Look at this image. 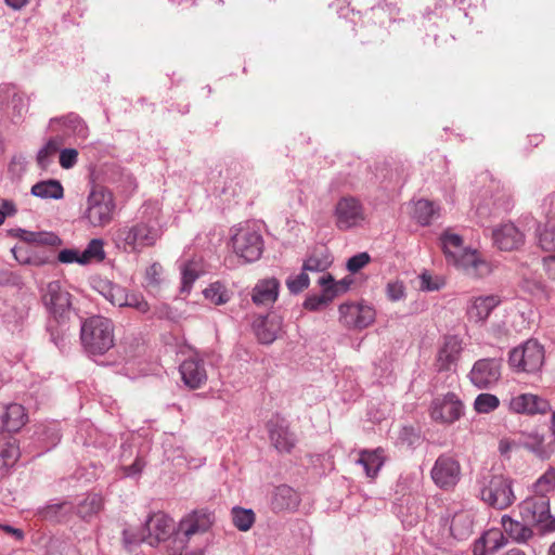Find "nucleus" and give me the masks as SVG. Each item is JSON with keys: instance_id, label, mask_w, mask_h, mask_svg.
<instances>
[{"instance_id": "f257e3e1", "label": "nucleus", "mask_w": 555, "mask_h": 555, "mask_svg": "<svg viewBox=\"0 0 555 555\" xmlns=\"http://www.w3.org/2000/svg\"><path fill=\"white\" fill-rule=\"evenodd\" d=\"M80 339L87 352L104 354L114 346L115 336L112 320L101 315L86 319L81 324Z\"/></svg>"}, {"instance_id": "f03ea898", "label": "nucleus", "mask_w": 555, "mask_h": 555, "mask_svg": "<svg viewBox=\"0 0 555 555\" xmlns=\"http://www.w3.org/2000/svg\"><path fill=\"white\" fill-rule=\"evenodd\" d=\"M479 496L491 507L504 509L515 501L512 480L503 475L487 473L478 480Z\"/></svg>"}, {"instance_id": "7ed1b4c3", "label": "nucleus", "mask_w": 555, "mask_h": 555, "mask_svg": "<svg viewBox=\"0 0 555 555\" xmlns=\"http://www.w3.org/2000/svg\"><path fill=\"white\" fill-rule=\"evenodd\" d=\"M163 230L156 220L140 221L118 231V238L127 251L137 253L153 247L162 237Z\"/></svg>"}, {"instance_id": "20e7f679", "label": "nucleus", "mask_w": 555, "mask_h": 555, "mask_svg": "<svg viewBox=\"0 0 555 555\" xmlns=\"http://www.w3.org/2000/svg\"><path fill=\"white\" fill-rule=\"evenodd\" d=\"M508 362L517 372H538L544 363V349L537 340L529 339L509 352Z\"/></svg>"}, {"instance_id": "39448f33", "label": "nucleus", "mask_w": 555, "mask_h": 555, "mask_svg": "<svg viewBox=\"0 0 555 555\" xmlns=\"http://www.w3.org/2000/svg\"><path fill=\"white\" fill-rule=\"evenodd\" d=\"M234 253L246 262L260 258L263 250V241L260 233L251 225L238 228L232 237Z\"/></svg>"}, {"instance_id": "423d86ee", "label": "nucleus", "mask_w": 555, "mask_h": 555, "mask_svg": "<svg viewBox=\"0 0 555 555\" xmlns=\"http://www.w3.org/2000/svg\"><path fill=\"white\" fill-rule=\"evenodd\" d=\"M114 211L113 195L103 188H94L88 196L87 218L94 227L111 222Z\"/></svg>"}, {"instance_id": "0eeeda50", "label": "nucleus", "mask_w": 555, "mask_h": 555, "mask_svg": "<svg viewBox=\"0 0 555 555\" xmlns=\"http://www.w3.org/2000/svg\"><path fill=\"white\" fill-rule=\"evenodd\" d=\"M96 288L112 305L117 307H130L140 313H146L150 306L140 294H129L126 288L109 281H100Z\"/></svg>"}, {"instance_id": "6e6552de", "label": "nucleus", "mask_w": 555, "mask_h": 555, "mask_svg": "<svg viewBox=\"0 0 555 555\" xmlns=\"http://www.w3.org/2000/svg\"><path fill=\"white\" fill-rule=\"evenodd\" d=\"M460 462L448 454H442L436 460L430 475L437 487L442 490H452L461 480Z\"/></svg>"}, {"instance_id": "1a4fd4ad", "label": "nucleus", "mask_w": 555, "mask_h": 555, "mask_svg": "<svg viewBox=\"0 0 555 555\" xmlns=\"http://www.w3.org/2000/svg\"><path fill=\"white\" fill-rule=\"evenodd\" d=\"M335 217L339 230H349L362 224L366 219V214L360 199L353 196H344L335 206Z\"/></svg>"}, {"instance_id": "9d476101", "label": "nucleus", "mask_w": 555, "mask_h": 555, "mask_svg": "<svg viewBox=\"0 0 555 555\" xmlns=\"http://www.w3.org/2000/svg\"><path fill=\"white\" fill-rule=\"evenodd\" d=\"M463 413V402L453 392L435 398L430 404V417L439 424H453Z\"/></svg>"}, {"instance_id": "9b49d317", "label": "nucleus", "mask_w": 555, "mask_h": 555, "mask_svg": "<svg viewBox=\"0 0 555 555\" xmlns=\"http://www.w3.org/2000/svg\"><path fill=\"white\" fill-rule=\"evenodd\" d=\"M464 351V343L456 335H447L439 346L435 359L438 372H455Z\"/></svg>"}, {"instance_id": "f8f14e48", "label": "nucleus", "mask_w": 555, "mask_h": 555, "mask_svg": "<svg viewBox=\"0 0 555 555\" xmlns=\"http://www.w3.org/2000/svg\"><path fill=\"white\" fill-rule=\"evenodd\" d=\"M42 301L55 319H64L70 311L72 295L59 281H53L47 285Z\"/></svg>"}, {"instance_id": "ddd939ff", "label": "nucleus", "mask_w": 555, "mask_h": 555, "mask_svg": "<svg viewBox=\"0 0 555 555\" xmlns=\"http://www.w3.org/2000/svg\"><path fill=\"white\" fill-rule=\"evenodd\" d=\"M375 320L373 308L362 304H343L339 306V321L348 328H365Z\"/></svg>"}, {"instance_id": "4468645a", "label": "nucleus", "mask_w": 555, "mask_h": 555, "mask_svg": "<svg viewBox=\"0 0 555 555\" xmlns=\"http://www.w3.org/2000/svg\"><path fill=\"white\" fill-rule=\"evenodd\" d=\"M468 377L480 389L496 384L501 377V362L496 359H480L475 362Z\"/></svg>"}, {"instance_id": "2eb2a0df", "label": "nucleus", "mask_w": 555, "mask_h": 555, "mask_svg": "<svg viewBox=\"0 0 555 555\" xmlns=\"http://www.w3.org/2000/svg\"><path fill=\"white\" fill-rule=\"evenodd\" d=\"M215 522V515L206 508L186 514L178 525V532L186 539L207 532Z\"/></svg>"}, {"instance_id": "dca6fc26", "label": "nucleus", "mask_w": 555, "mask_h": 555, "mask_svg": "<svg viewBox=\"0 0 555 555\" xmlns=\"http://www.w3.org/2000/svg\"><path fill=\"white\" fill-rule=\"evenodd\" d=\"M267 429L271 443L279 452L289 453L294 449L296 437L285 418L280 415L272 416L267 423Z\"/></svg>"}, {"instance_id": "f3484780", "label": "nucleus", "mask_w": 555, "mask_h": 555, "mask_svg": "<svg viewBox=\"0 0 555 555\" xmlns=\"http://www.w3.org/2000/svg\"><path fill=\"white\" fill-rule=\"evenodd\" d=\"M522 520L528 525L544 524L551 518L550 499L546 495H532L519 505Z\"/></svg>"}, {"instance_id": "a211bd4d", "label": "nucleus", "mask_w": 555, "mask_h": 555, "mask_svg": "<svg viewBox=\"0 0 555 555\" xmlns=\"http://www.w3.org/2000/svg\"><path fill=\"white\" fill-rule=\"evenodd\" d=\"M451 263L472 279L485 278L492 271L491 264L477 250L472 249L463 251Z\"/></svg>"}, {"instance_id": "6ab92c4d", "label": "nucleus", "mask_w": 555, "mask_h": 555, "mask_svg": "<svg viewBox=\"0 0 555 555\" xmlns=\"http://www.w3.org/2000/svg\"><path fill=\"white\" fill-rule=\"evenodd\" d=\"M146 543L154 546L167 540L175 531L172 519L164 513H155L145 521Z\"/></svg>"}, {"instance_id": "aec40b11", "label": "nucleus", "mask_w": 555, "mask_h": 555, "mask_svg": "<svg viewBox=\"0 0 555 555\" xmlns=\"http://www.w3.org/2000/svg\"><path fill=\"white\" fill-rule=\"evenodd\" d=\"M509 409L518 414H546L551 411V404L538 395L521 393L511 399Z\"/></svg>"}, {"instance_id": "412c9836", "label": "nucleus", "mask_w": 555, "mask_h": 555, "mask_svg": "<svg viewBox=\"0 0 555 555\" xmlns=\"http://www.w3.org/2000/svg\"><path fill=\"white\" fill-rule=\"evenodd\" d=\"M501 302L496 294L472 297L466 309L467 318L475 323H483Z\"/></svg>"}, {"instance_id": "4be33fe9", "label": "nucleus", "mask_w": 555, "mask_h": 555, "mask_svg": "<svg viewBox=\"0 0 555 555\" xmlns=\"http://www.w3.org/2000/svg\"><path fill=\"white\" fill-rule=\"evenodd\" d=\"M183 383L191 389H198L207 382V371L203 360L191 357L180 364Z\"/></svg>"}, {"instance_id": "5701e85b", "label": "nucleus", "mask_w": 555, "mask_h": 555, "mask_svg": "<svg viewBox=\"0 0 555 555\" xmlns=\"http://www.w3.org/2000/svg\"><path fill=\"white\" fill-rule=\"evenodd\" d=\"M28 421L25 408L17 403L0 405V433H17Z\"/></svg>"}, {"instance_id": "b1692460", "label": "nucleus", "mask_w": 555, "mask_h": 555, "mask_svg": "<svg viewBox=\"0 0 555 555\" xmlns=\"http://www.w3.org/2000/svg\"><path fill=\"white\" fill-rule=\"evenodd\" d=\"M493 241L501 250L511 251L519 248L525 241L520 232L513 223H504L493 231Z\"/></svg>"}, {"instance_id": "393cba45", "label": "nucleus", "mask_w": 555, "mask_h": 555, "mask_svg": "<svg viewBox=\"0 0 555 555\" xmlns=\"http://www.w3.org/2000/svg\"><path fill=\"white\" fill-rule=\"evenodd\" d=\"M280 283L275 278H268L257 282L251 292L253 302L257 306L273 305L279 296Z\"/></svg>"}, {"instance_id": "a878e982", "label": "nucleus", "mask_w": 555, "mask_h": 555, "mask_svg": "<svg viewBox=\"0 0 555 555\" xmlns=\"http://www.w3.org/2000/svg\"><path fill=\"white\" fill-rule=\"evenodd\" d=\"M300 504V495L291 487L282 485L275 488L271 507L274 512H294Z\"/></svg>"}, {"instance_id": "bb28decb", "label": "nucleus", "mask_w": 555, "mask_h": 555, "mask_svg": "<svg viewBox=\"0 0 555 555\" xmlns=\"http://www.w3.org/2000/svg\"><path fill=\"white\" fill-rule=\"evenodd\" d=\"M15 236L25 243L36 246H59L61 244L60 237L52 232H31L23 229L15 231Z\"/></svg>"}, {"instance_id": "cd10ccee", "label": "nucleus", "mask_w": 555, "mask_h": 555, "mask_svg": "<svg viewBox=\"0 0 555 555\" xmlns=\"http://www.w3.org/2000/svg\"><path fill=\"white\" fill-rule=\"evenodd\" d=\"M383 449L373 451L362 450L359 453L358 463L364 467L367 477L374 479L384 464Z\"/></svg>"}, {"instance_id": "c85d7f7f", "label": "nucleus", "mask_w": 555, "mask_h": 555, "mask_svg": "<svg viewBox=\"0 0 555 555\" xmlns=\"http://www.w3.org/2000/svg\"><path fill=\"white\" fill-rule=\"evenodd\" d=\"M451 534L457 540H464L473 533V519L468 512L455 513L450 525Z\"/></svg>"}, {"instance_id": "c756f323", "label": "nucleus", "mask_w": 555, "mask_h": 555, "mask_svg": "<svg viewBox=\"0 0 555 555\" xmlns=\"http://www.w3.org/2000/svg\"><path fill=\"white\" fill-rule=\"evenodd\" d=\"M504 537L499 530H490L483 534L480 540L475 544V555H486L493 553L503 546Z\"/></svg>"}, {"instance_id": "7c9ffc66", "label": "nucleus", "mask_w": 555, "mask_h": 555, "mask_svg": "<svg viewBox=\"0 0 555 555\" xmlns=\"http://www.w3.org/2000/svg\"><path fill=\"white\" fill-rule=\"evenodd\" d=\"M441 247L447 257L448 262H453L463 251V238L450 231H446L441 235Z\"/></svg>"}, {"instance_id": "2f4dec72", "label": "nucleus", "mask_w": 555, "mask_h": 555, "mask_svg": "<svg viewBox=\"0 0 555 555\" xmlns=\"http://www.w3.org/2000/svg\"><path fill=\"white\" fill-rule=\"evenodd\" d=\"M332 263V258L327 249H314L302 264V270L308 272H323Z\"/></svg>"}, {"instance_id": "473e14b6", "label": "nucleus", "mask_w": 555, "mask_h": 555, "mask_svg": "<svg viewBox=\"0 0 555 555\" xmlns=\"http://www.w3.org/2000/svg\"><path fill=\"white\" fill-rule=\"evenodd\" d=\"M31 194L41 198L60 199L64 196L62 184L56 180L40 181L33 185Z\"/></svg>"}, {"instance_id": "72a5a7b5", "label": "nucleus", "mask_w": 555, "mask_h": 555, "mask_svg": "<svg viewBox=\"0 0 555 555\" xmlns=\"http://www.w3.org/2000/svg\"><path fill=\"white\" fill-rule=\"evenodd\" d=\"M280 330V322L269 320L268 318L260 320L255 326L258 340L262 344H271L274 341Z\"/></svg>"}, {"instance_id": "f704fd0d", "label": "nucleus", "mask_w": 555, "mask_h": 555, "mask_svg": "<svg viewBox=\"0 0 555 555\" xmlns=\"http://www.w3.org/2000/svg\"><path fill=\"white\" fill-rule=\"evenodd\" d=\"M21 456L20 446L17 440L10 438L3 442L0 447V466L12 467L18 461Z\"/></svg>"}, {"instance_id": "c9c22d12", "label": "nucleus", "mask_w": 555, "mask_h": 555, "mask_svg": "<svg viewBox=\"0 0 555 555\" xmlns=\"http://www.w3.org/2000/svg\"><path fill=\"white\" fill-rule=\"evenodd\" d=\"M104 502L100 494H89L82 502L77 506V514L82 519H87L98 514L103 508Z\"/></svg>"}, {"instance_id": "e433bc0d", "label": "nucleus", "mask_w": 555, "mask_h": 555, "mask_svg": "<svg viewBox=\"0 0 555 555\" xmlns=\"http://www.w3.org/2000/svg\"><path fill=\"white\" fill-rule=\"evenodd\" d=\"M538 242L543 250H555V219L547 217L545 224L538 231Z\"/></svg>"}, {"instance_id": "4c0bfd02", "label": "nucleus", "mask_w": 555, "mask_h": 555, "mask_svg": "<svg viewBox=\"0 0 555 555\" xmlns=\"http://www.w3.org/2000/svg\"><path fill=\"white\" fill-rule=\"evenodd\" d=\"M502 526L504 531L517 541H526L531 537V530L522 524L512 519L509 516L502 517Z\"/></svg>"}, {"instance_id": "58836bf2", "label": "nucleus", "mask_w": 555, "mask_h": 555, "mask_svg": "<svg viewBox=\"0 0 555 555\" xmlns=\"http://www.w3.org/2000/svg\"><path fill=\"white\" fill-rule=\"evenodd\" d=\"M104 243L100 238H93L89 242L88 246L81 251L82 264H88L93 261L100 262L105 258Z\"/></svg>"}, {"instance_id": "ea45409f", "label": "nucleus", "mask_w": 555, "mask_h": 555, "mask_svg": "<svg viewBox=\"0 0 555 555\" xmlns=\"http://www.w3.org/2000/svg\"><path fill=\"white\" fill-rule=\"evenodd\" d=\"M233 525L240 531H248L255 522V513L251 509L233 507L231 511Z\"/></svg>"}, {"instance_id": "a19ab883", "label": "nucleus", "mask_w": 555, "mask_h": 555, "mask_svg": "<svg viewBox=\"0 0 555 555\" xmlns=\"http://www.w3.org/2000/svg\"><path fill=\"white\" fill-rule=\"evenodd\" d=\"M322 287H323L322 295L310 296L305 300V302H304L305 309L310 310V311L319 310L320 308L327 306L336 297V292L333 291L334 285L331 287H326V286H322Z\"/></svg>"}, {"instance_id": "79ce46f5", "label": "nucleus", "mask_w": 555, "mask_h": 555, "mask_svg": "<svg viewBox=\"0 0 555 555\" xmlns=\"http://www.w3.org/2000/svg\"><path fill=\"white\" fill-rule=\"evenodd\" d=\"M62 141L59 138L50 139L46 145L38 152L37 163L40 168L47 169L51 164L53 156L59 152Z\"/></svg>"}, {"instance_id": "37998d69", "label": "nucleus", "mask_w": 555, "mask_h": 555, "mask_svg": "<svg viewBox=\"0 0 555 555\" xmlns=\"http://www.w3.org/2000/svg\"><path fill=\"white\" fill-rule=\"evenodd\" d=\"M500 405V400L492 393H480L474 401V409L477 413L487 414L496 410Z\"/></svg>"}, {"instance_id": "c03bdc74", "label": "nucleus", "mask_w": 555, "mask_h": 555, "mask_svg": "<svg viewBox=\"0 0 555 555\" xmlns=\"http://www.w3.org/2000/svg\"><path fill=\"white\" fill-rule=\"evenodd\" d=\"M205 297L215 305H223L230 300V294L224 285L219 282L210 284L204 291Z\"/></svg>"}, {"instance_id": "a18cd8bd", "label": "nucleus", "mask_w": 555, "mask_h": 555, "mask_svg": "<svg viewBox=\"0 0 555 555\" xmlns=\"http://www.w3.org/2000/svg\"><path fill=\"white\" fill-rule=\"evenodd\" d=\"M555 489V469H547L534 483L535 495H546Z\"/></svg>"}, {"instance_id": "49530a36", "label": "nucleus", "mask_w": 555, "mask_h": 555, "mask_svg": "<svg viewBox=\"0 0 555 555\" xmlns=\"http://www.w3.org/2000/svg\"><path fill=\"white\" fill-rule=\"evenodd\" d=\"M436 210L433 202L427 199H420L415 203L414 215L417 221L427 225L434 217Z\"/></svg>"}, {"instance_id": "de8ad7c7", "label": "nucleus", "mask_w": 555, "mask_h": 555, "mask_svg": "<svg viewBox=\"0 0 555 555\" xmlns=\"http://www.w3.org/2000/svg\"><path fill=\"white\" fill-rule=\"evenodd\" d=\"M525 447L541 459H547L553 452L551 448L544 446L543 437L539 435L529 436Z\"/></svg>"}, {"instance_id": "09e8293b", "label": "nucleus", "mask_w": 555, "mask_h": 555, "mask_svg": "<svg viewBox=\"0 0 555 555\" xmlns=\"http://www.w3.org/2000/svg\"><path fill=\"white\" fill-rule=\"evenodd\" d=\"M309 276L306 271L302 270V272L295 276H289L286 280V286L293 294H298L306 289L309 286Z\"/></svg>"}, {"instance_id": "8fccbe9b", "label": "nucleus", "mask_w": 555, "mask_h": 555, "mask_svg": "<svg viewBox=\"0 0 555 555\" xmlns=\"http://www.w3.org/2000/svg\"><path fill=\"white\" fill-rule=\"evenodd\" d=\"M198 278V272L194 262H188L182 269V292H189L194 281Z\"/></svg>"}, {"instance_id": "3c124183", "label": "nucleus", "mask_w": 555, "mask_h": 555, "mask_svg": "<svg viewBox=\"0 0 555 555\" xmlns=\"http://www.w3.org/2000/svg\"><path fill=\"white\" fill-rule=\"evenodd\" d=\"M444 285V281L439 278H433L429 273L424 272L420 276V289L425 292L439 291Z\"/></svg>"}, {"instance_id": "603ef678", "label": "nucleus", "mask_w": 555, "mask_h": 555, "mask_svg": "<svg viewBox=\"0 0 555 555\" xmlns=\"http://www.w3.org/2000/svg\"><path fill=\"white\" fill-rule=\"evenodd\" d=\"M122 542H124L125 547L128 551H132L133 547H135L140 543L146 542V534H144V533L139 534V533L134 532L133 530L126 529L122 532Z\"/></svg>"}, {"instance_id": "864d4df0", "label": "nucleus", "mask_w": 555, "mask_h": 555, "mask_svg": "<svg viewBox=\"0 0 555 555\" xmlns=\"http://www.w3.org/2000/svg\"><path fill=\"white\" fill-rule=\"evenodd\" d=\"M319 284L321 286L331 287L334 285L333 291L336 292V296H338L341 293H345L349 288V282L346 280H341L339 282H335L333 276L331 274H326L320 278Z\"/></svg>"}, {"instance_id": "5fc2aeb1", "label": "nucleus", "mask_w": 555, "mask_h": 555, "mask_svg": "<svg viewBox=\"0 0 555 555\" xmlns=\"http://www.w3.org/2000/svg\"><path fill=\"white\" fill-rule=\"evenodd\" d=\"M370 255L367 253H360L351 257L347 262V269L356 273L370 262Z\"/></svg>"}, {"instance_id": "6e6d98bb", "label": "nucleus", "mask_w": 555, "mask_h": 555, "mask_svg": "<svg viewBox=\"0 0 555 555\" xmlns=\"http://www.w3.org/2000/svg\"><path fill=\"white\" fill-rule=\"evenodd\" d=\"M162 272H163V267L159 263L155 262V263L151 264L146 269V273H145L147 286H150V287L158 286L160 283Z\"/></svg>"}, {"instance_id": "4d7b16f0", "label": "nucleus", "mask_w": 555, "mask_h": 555, "mask_svg": "<svg viewBox=\"0 0 555 555\" xmlns=\"http://www.w3.org/2000/svg\"><path fill=\"white\" fill-rule=\"evenodd\" d=\"M78 152L75 149H65L60 153V165L64 169L74 167L77 163Z\"/></svg>"}, {"instance_id": "13d9d810", "label": "nucleus", "mask_w": 555, "mask_h": 555, "mask_svg": "<svg viewBox=\"0 0 555 555\" xmlns=\"http://www.w3.org/2000/svg\"><path fill=\"white\" fill-rule=\"evenodd\" d=\"M57 259L62 263L77 262L82 264L81 251L78 249H63L59 253Z\"/></svg>"}, {"instance_id": "bf43d9fd", "label": "nucleus", "mask_w": 555, "mask_h": 555, "mask_svg": "<svg viewBox=\"0 0 555 555\" xmlns=\"http://www.w3.org/2000/svg\"><path fill=\"white\" fill-rule=\"evenodd\" d=\"M404 286L402 282L395 281L387 285L388 298L392 301L400 300L404 297Z\"/></svg>"}, {"instance_id": "052dcab7", "label": "nucleus", "mask_w": 555, "mask_h": 555, "mask_svg": "<svg viewBox=\"0 0 555 555\" xmlns=\"http://www.w3.org/2000/svg\"><path fill=\"white\" fill-rule=\"evenodd\" d=\"M66 505V503H55L44 506L39 511V515L43 519H54L59 515L60 511Z\"/></svg>"}, {"instance_id": "680f3d73", "label": "nucleus", "mask_w": 555, "mask_h": 555, "mask_svg": "<svg viewBox=\"0 0 555 555\" xmlns=\"http://www.w3.org/2000/svg\"><path fill=\"white\" fill-rule=\"evenodd\" d=\"M33 248L27 247H14L12 248V254L16 261L21 264H27L29 262V258L31 256Z\"/></svg>"}, {"instance_id": "e2e57ef3", "label": "nucleus", "mask_w": 555, "mask_h": 555, "mask_svg": "<svg viewBox=\"0 0 555 555\" xmlns=\"http://www.w3.org/2000/svg\"><path fill=\"white\" fill-rule=\"evenodd\" d=\"M145 466V463L142 459L137 457L133 464L124 467V474L125 476H134L142 472L143 467Z\"/></svg>"}, {"instance_id": "0e129e2a", "label": "nucleus", "mask_w": 555, "mask_h": 555, "mask_svg": "<svg viewBox=\"0 0 555 555\" xmlns=\"http://www.w3.org/2000/svg\"><path fill=\"white\" fill-rule=\"evenodd\" d=\"M544 269L548 278L555 281V255L543 259Z\"/></svg>"}, {"instance_id": "69168bd1", "label": "nucleus", "mask_w": 555, "mask_h": 555, "mask_svg": "<svg viewBox=\"0 0 555 555\" xmlns=\"http://www.w3.org/2000/svg\"><path fill=\"white\" fill-rule=\"evenodd\" d=\"M47 262H49V257L47 255H39L33 249L29 262H27V264L40 267L42 264H46Z\"/></svg>"}, {"instance_id": "338daca9", "label": "nucleus", "mask_w": 555, "mask_h": 555, "mask_svg": "<svg viewBox=\"0 0 555 555\" xmlns=\"http://www.w3.org/2000/svg\"><path fill=\"white\" fill-rule=\"evenodd\" d=\"M544 208L546 210V217L555 219V192L544 199Z\"/></svg>"}, {"instance_id": "774afa93", "label": "nucleus", "mask_w": 555, "mask_h": 555, "mask_svg": "<svg viewBox=\"0 0 555 555\" xmlns=\"http://www.w3.org/2000/svg\"><path fill=\"white\" fill-rule=\"evenodd\" d=\"M515 447L514 441L509 439H501L499 442V451L502 455H507L509 451Z\"/></svg>"}]
</instances>
